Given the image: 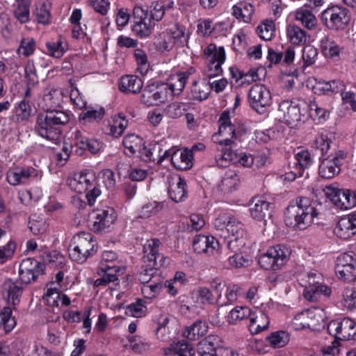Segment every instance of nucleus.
<instances>
[{
  "label": "nucleus",
  "instance_id": "f257e3e1",
  "mask_svg": "<svg viewBox=\"0 0 356 356\" xmlns=\"http://www.w3.org/2000/svg\"><path fill=\"white\" fill-rule=\"evenodd\" d=\"M318 214L309 198L298 197L286 208L284 222L287 227L293 229L304 230L312 223L313 219Z\"/></svg>",
  "mask_w": 356,
  "mask_h": 356
},
{
  "label": "nucleus",
  "instance_id": "f03ea898",
  "mask_svg": "<svg viewBox=\"0 0 356 356\" xmlns=\"http://www.w3.org/2000/svg\"><path fill=\"white\" fill-rule=\"evenodd\" d=\"M70 121L67 112L61 110H47L40 113L36 119V131L39 136L49 140H57L63 129Z\"/></svg>",
  "mask_w": 356,
  "mask_h": 356
},
{
  "label": "nucleus",
  "instance_id": "7ed1b4c3",
  "mask_svg": "<svg viewBox=\"0 0 356 356\" xmlns=\"http://www.w3.org/2000/svg\"><path fill=\"white\" fill-rule=\"evenodd\" d=\"M150 8V14L140 6H135L133 10L132 31L141 38L150 35L154 22L161 20L165 14V5L161 1L152 2Z\"/></svg>",
  "mask_w": 356,
  "mask_h": 356
},
{
  "label": "nucleus",
  "instance_id": "20e7f679",
  "mask_svg": "<svg viewBox=\"0 0 356 356\" xmlns=\"http://www.w3.org/2000/svg\"><path fill=\"white\" fill-rule=\"evenodd\" d=\"M160 245L159 239L153 238L143 245V270L138 280L144 284L150 282L156 277L158 268L165 264V257L159 252Z\"/></svg>",
  "mask_w": 356,
  "mask_h": 356
},
{
  "label": "nucleus",
  "instance_id": "39448f33",
  "mask_svg": "<svg viewBox=\"0 0 356 356\" xmlns=\"http://www.w3.org/2000/svg\"><path fill=\"white\" fill-rule=\"evenodd\" d=\"M97 251V244L89 232H80L73 237L69 248L70 257L78 263H83Z\"/></svg>",
  "mask_w": 356,
  "mask_h": 356
},
{
  "label": "nucleus",
  "instance_id": "423d86ee",
  "mask_svg": "<svg viewBox=\"0 0 356 356\" xmlns=\"http://www.w3.org/2000/svg\"><path fill=\"white\" fill-rule=\"evenodd\" d=\"M204 58L207 63V76L213 78L222 72V65L226 58L224 47H217L214 43H210L204 49Z\"/></svg>",
  "mask_w": 356,
  "mask_h": 356
},
{
  "label": "nucleus",
  "instance_id": "0eeeda50",
  "mask_svg": "<svg viewBox=\"0 0 356 356\" xmlns=\"http://www.w3.org/2000/svg\"><path fill=\"white\" fill-rule=\"evenodd\" d=\"M350 19L349 10L339 6L327 8L321 13V20L326 27L332 30H343Z\"/></svg>",
  "mask_w": 356,
  "mask_h": 356
},
{
  "label": "nucleus",
  "instance_id": "6e6552de",
  "mask_svg": "<svg viewBox=\"0 0 356 356\" xmlns=\"http://www.w3.org/2000/svg\"><path fill=\"white\" fill-rule=\"evenodd\" d=\"M289 255V250L287 248L277 245L270 248L266 253L261 255L259 264L265 270H277L286 264Z\"/></svg>",
  "mask_w": 356,
  "mask_h": 356
},
{
  "label": "nucleus",
  "instance_id": "1a4fd4ad",
  "mask_svg": "<svg viewBox=\"0 0 356 356\" xmlns=\"http://www.w3.org/2000/svg\"><path fill=\"white\" fill-rule=\"evenodd\" d=\"M307 109V102L301 99L282 101L278 111L282 113L283 121L291 127L297 126L301 120L302 111Z\"/></svg>",
  "mask_w": 356,
  "mask_h": 356
},
{
  "label": "nucleus",
  "instance_id": "9d476101",
  "mask_svg": "<svg viewBox=\"0 0 356 356\" xmlns=\"http://www.w3.org/2000/svg\"><path fill=\"white\" fill-rule=\"evenodd\" d=\"M323 191L326 197L340 209L347 210L356 206V191H351L330 185Z\"/></svg>",
  "mask_w": 356,
  "mask_h": 356
},
{
  "label": "nucleus",
  "instance_id": "9b49d317",
  "mask_svg": "<svg viewBox=\"0 0 356 356\" xmlns=\"http://www.w3.org/2000/svg\"><path fill=\"white\" fill-rule=\"evenodd\" d=\"M248 99L250 108L263 114L272 102L270 90L263 84L256 83L249 90Z\"/></svg>",
  "mask_w": 356,
  "mask_h": 356
},
{
  "label": "nucleus",
  "instance_id": "f8f14e48",
  "mask_svg": "<svg viewBox=\"0 0 356 356\" xmlns=\"http://www.w3.org/2000/svg\"><path fill=\"white\" fill-rule=\"evenodd\" d=\"M327 331L338 340H351L356 336V323L349 318H337L327 325Z\"/></svg>",
  "mask_w": 356,
  "mask_h": 356
},
{
  "label": "nucleus",
  "instance_id": "ddd939ff",
  "mask_svg": "<svg viewBox=\"0 0 356 356\" xmlns=\"http://www.w3.org/2000/svg\"><path fill=\"white\" fill-rule=\"evenodd\" d=\"M167 87L163 84V82L147 86L143 90L140 97L141 102L147 106L164 103L168 100Z\"/></svg>",
  "mask_w": 356,
  "mask_h": 356
},
{
  "label": "nucleus",
  "instance_id": "4468645a",
  "mask_svg": "<svg viewBox=\"0 0 356 356\" xmlns=\"http://www.w3.org/2000/svg\"><path fill=\"white\" fill-rule=\"evenodd\" d=\"M218 124V134L220 136H230L233 139L241 140V138L248 131L244 124H238L236 126L232 123L230 113L228 111H224L221 113Z\"/></svg>",
  "mask_w": 356,
  "mask_h": 356
},
{
  "label": "nucleus",
  "instance_id": "2eb2a0df",
  "mask_svg": "<svg viewBox=\"0 0 356 356\" xmlns=\"http://www.w3.org/2000/svg\"><path fill=\"white\" fill-rule=\"evenodd\" d=\"M95 180V174L89 170H86L71 175L67 179V184L72 191L83 193L92 186Z\"/></svg>",
  "mask_w": 356,
  "mask_h": 356
},
{
  "label": "nucleus",
  "instance_id": "dca6fc26",
  "mask_svg": "<svg viewBox=\"0 0 356 356\" xmlns=\"http://www.w3.org/2000/svg\"><path fill=\"white\" fill-rule=\"evenodd\" d=\"M92 228L96 232H100L109 227L116 220L115 212L113 208L93 211L89 216Z\"/></svg>",
  "mask_w": 356,
  "mask_h": 356
},
{
  "label": "nucleus",
  "instance_id": "f3484780",
  "mask_svg": "<svg viewBox=\"0 0 356 356\" xmlns=\"http://www.w3.org/2000/svg\"><path fill=\"white\" fill-rule=\"evenodd\" d=\"M168 192L171 200L177 203L184 201L187 197L186 182L179 175L168 177Z\"/></svg>",
  "mask_w": 356,
  "mask_h": 356
},
{
  "label": "nucleus",
  "instance_id": "a211bd4d",
  "mask_svg": "<svg viewBox=\"0 0 356 356\" xmlns=\"http://www.w3.org/2000/svg\"><path fill=\"white\" fill-rule=\"evenodd\" d=\"M227 232L234 237L228 243V248L233 252H236L239 248L237 246H243L245 245L244 237L245 232L243 225L234 216H230V219L227 224Z\"/></svg>",
  "mask_w": 356,
  "mask_h": 356
},
{
  "label": "nucleus",
  "instance_id": "6ab92c4d",
  "mask_svg": "<svg viewBox=\"0 0 356 356\" xmlns=\"http://www.w3.org/2000/svg\"><path fill=\"white\" fill-rule=\"evenodd\" d=\"M194 250L198 254L207 253L213 254L218 252L219 248L218 241L212 236L197 235L193 242Z\"/></svg>",
  "mask_w": 356,
  "mask_h": 356
},
{
  "label": "nucleus",
  "instance_id": "aec40b11",
  "mask_svg": "<svg viewBox=\"0 0 356 356\" xmlns=\"http://www.w3.org/2000/svg\"><path fill=\"white\" fill-rule=\"evenodd\" d=\"M318 56V51L312 45H305L302 49V63H298L294 67L291 74L293 76L298 77L300 74H304L307 67L314 65Z\"/></svg>",
  "mask_w": 356,
  "mask_h": 356
},
{
  "label": "nucleus",
  "instance_id": "412c9836",
  "mask_svg": "<svg viewBox=\"0 0 356 356\" xmlns=\"http://www.w3.org/2000/svg\"><path fill=\"white\" fill-rule=\"evenodd\" d=\"M74 143L77 149L83 152L88 151L92 154H97L103 148L104 143L97 139L88 138L83 136L81 131L76 130L74 133Z\"/></svg>",
  "mask_w": 356,
  "mask_h": 356
},
{
  "label": "nucleus",
  "instance_id": "4be33fe9",
  "mask_svg": "<svg viewBox=\"0 0 356 356\" xmlns=\"http://www.w3.org/2000/svg\"><path fill=\"white\" fill-rule=\"evenodd\" d=\"M143 87V79L136 75H124L121 76L118 82V89L124 95L138 94Z\"/></svg>",
  "mask_w": 356,
  "mask_h": 356
},
{
  "label": "nucleus",
  "instance_id": "5701e85b",
  "mask_svg": "<svg viewBox=\"0 0 356 356\" xmlns=\"http://www.w3.org/2000/svg\"><path fill=\"white\" fill-rule=\"evenodd\" d=\"M320 48L323 55L334 62L341 60L344 47L337 43L332 38L328 36L323 37L320 42Z\"/></svg>",
  "mask_w": 356,
  "mask_h": 356
},
{
  "label": "nucleus",
  "instance_id": "b1692460",
  "mask_svg": "<svg viewBox=\"0 0 356 356\" xmlns=\"http://www.w3.org/2000/svg\"><path fill=\"white\" fill-rule=\"evenodd\" d=\"M23 286L21 282L7 279L3 284V293L6 296L8 304L15 307L19 302L22 294Z\"/></svg>",
  "mask_w": 356,
  "mask_h": 356
},
{
  "label": "nucleus",
  "instance_id": "393cba45",
  "mask_svg": "<svg viewBox=\"0 0 356 356\" xmlns=\"http://www.w3.org/2000/svg\"><path fill=\"white\" fill-rule=\"evenodd\" d=\"M249 206L251 216L257 220H264L270 216V203L263 197H254Z\"/></svg>",
  "mask_w": 356,
  "mask_h": 356
},
{
  "label": "nucleus",
  "instance_id": "a878e982",
  "mask_svg": "<svg viewBox=\"0 0 356 356\" xmlns=\"http://www.w3.org/2000/svg\"><path fill=\"white\" fill-rule=\"evenodd\" d=\"M340 157H325L319 165V175L325 179H331L340 171Z\"/></svg>",
  "mask_w": 356,
  "mask_h": 356
},
{
  "label": "nucleus",
  "instance_id": "bb28decb",
  "mask_svg": "<svg viewBox=\"0 0 356 356\" xmlns=\"http://www.w3.org/2000/svg\"><path fill=\"white\" fill-rule=\"evenodd\" d=\"M54 284V282L47 284V289L45 293L47 305L51 307H58L59 302H60L63 306H70L71 304L70 298L65 294H60L59 289L56 286H52Z\"/></svg>",
  "mask_w": 356,
  "mask_h": 356
},
{
  "label": "nucleus",
  "instance_id": "cd10ccee",
  "mask_svg": "<svg viewBox=\"0 0 356 356\" xmlns=\"http://www.w3.org/2000/svg\"><path fill=\"white\" fill-rule=\"evenodd\" d=\"M308 329L312 330H319L324 327L325 320L326 318L325 312L321 307H312L306 310Z\"/></svg>",
  "mask_w": 356,
  "mask_h": 356
},
{
  "label": "nucleus",
  "instance_id": "c85d7f7f",
  "mask_svg": "<svg viewBox=\"0 0 356 356\" xmlns=\"http://www.w3.org/2000/svg\"><path fill=\"white\" fill-rule=\"evenodd\" d=\"M211 90L209 83L206 80H194L191 87L190 99L202 102L207 99Z\"/></svg>",
  "mask_w": 356,
  "mask_h": 356
},
{
  "label": "nucleus",
  "instance_id": "c756f323",
  "mask_svg": "<svg viewBox=\"0 0 356 356\" xmlns=\"http://www.w3.org/2000/svg\"><path fill=\"white\" fill-rule=\"evenodd\" d=\"M220 342L218 336L210 334L197 343L200 356H216V349Z\"/></svg>",
  "mask_w": 356,
  "mask_h": 356
},
{
  "label": "nucleus",
  "instance_id": "7c9ffc66",
  "mask_svg": "<svg viewBox=\"0 0 356 356\" xmlns=\"http://www.w3.org/2000/svg\"><path fill=\"white\" fill-rule=\"evenodd\" d=\"M249 330L252 334H257L268 328L269 319L268 316L261 310L252 312L250 316Z\"/></svg>",
  "mask_w": 356,
  "mask_h": 356
},
{
  "label": "nucleus",
  "instance_id": "2f4dec72",
  "mask_svg": "<svg viewBox=\"0 0 356 356\" xmlns=\"http://www.w3.org/2000/svg\"><path fill=\"white\" fill-rule=\"evenodd\" d=\"M34 172L32 168H15L8 171L7 181L13 186H17L24 184Z\"/></svg>",
  "mask_w": 356,
  "mask_h": 356
},
{
  "label": "nucleus",
  "instance_id": "473e14b6",
  "mask_svg": "<svg viewBox=\"0 0 356 356\" xmlns=\"http://www.w3.org/2000/svg\"><path fill=\"white\" fill-rule=\"evenodd\" d=\"M286 36L289 42L295 45L305 44L309 38L307 31L292 23L286 26Z\"/></svg>",
  "mask_w": 356,
  "mask_h": 356
},
{
  "label": "nucleus",
  "instance_id": "72a5a7b5",
  "mask_svg": "<svg viewBox=\"0 0 356 356\" xmlns=\"http://www.w3.org/2000/svg\"><path fill=\"white\" fill-rule=\"evenodd\" d=\"M105 115V109L104 107L95 105L88 106L85 108L79 116V122H99L102 120Z\"/></svg>",
  "mask_w": 356,
  "mask_h": 356
},
{
  "label": "nucleus",
  "instance_id": "f704fd0d",
  "mask_svg": "<svg viewBox=\"0 0 356 356\" xmlns=\"http://www.w3.org/2000/svg\"><path fill=\"white\" fill-rule=\"evenodd\" d=\"M34 113V105L29 100L22 99L15 105V115L18 122L28 120Z\"/></svg>",
  "mask_w": 356,
  "mask_h": 356
},
{
  "label": "nucleus",
  "instance_id": "c9c22d12",
  "mask_svg": "<svg viewBox=\"0 0 356 356\" xmlns=\"http://www.w3.org/2000/svg\"><path fill=\"white\" fill-rule=\"evenodd\" d=\"M45 47L48 54L56 58H61L68 50V43L61 35L56 40L47 42Z\"/></svg>",
  "mask_w": 356,
  "mask_h": 356
},
{
  "label": "nucleus",
  "instance_id": "e433bc0d",
  "mask_svg": "<svg viewBox=\"0 0 356 356\" xmlns=\"http://www.w3.org/2000/svg\"><path fill=\"white\" fill-rule=\"evenodd\" d=\"M208 325L206 321L197 320L185 328L184 336L189 340L195 341L207 332Z\"/></svg>",
  "mask_w": 356,
  "mask_h": 356
},
{
  "label": "nucleus",
  "instance_id": "4c0bfd02",
  "mask_svg": "<svg viewBox=\"0 0 356 356\" xmlns=\"http://www.w3.org/2000/svg\"><path fill=\"white\" fill-rule=\"evenodd\" d=\"M184 76H178V74H176L168 80V82H163L164 86H168L166 90L168 91V97L172 98L175 96L179 95L184 90L186 81L184 80Z\"/></svg>",
  "mask_w": 356,
  "mask_h": 356
},
{
  "label": "nucleus",
  "instance_id": "58836bf2",
  "mask_svg": "<svg viewBox=\"0 0 356 356\" xmlns=\"http://www.w3.org/2000/svg\"><path fill=\"white\" fill-rule=\"evenodd\" d=\"M222 137V139L217 142L218 149L221 152V156H248L245 153H237L235 139L230 136Z\"/></svg>",
  "mask_w": 356,
  "mask_h": 356
},
{
  "label": "nucleus",
  "instance_id": "ea45409f",
  "mask_svg": "<svg viewBox=\"0 0 356 356\" xmlns=\"http://www.w3.org/2000/svg\"><path fill=\"white\" fill-rule=\"evenodd\" d=\"M32 0H16L14 5V16L21 23L29 21L30 6Z\"/></svg>",
  "mask_w": 356,
  "mask_h": 356
},
{
  "label": "nucleus",
  "instance_id": "a19ab883",
  "mask_svg": "<svg viewBox=\"0 0 356 356\" xmlns=\"http://www.w3.org/2000/svg\"><path fill=\"white\" fill-rule=\"evenodd\" d=\"M51 6L44 2L38 3L35 5V9L33 15L38 24L48 25L51 21Z\"/></svg>",
  "mask_w": 356,
  "mask_h": 356
},
{
  "label": "nucleus",
  "instance_id": "79ce46f5",
  "mask_svg": "<svg viewBox=\"0 0 356 356\" xmlns=\"http://www.w3.org/2000/svg\"><path fill=\"white\" fill-rule=\"evenodd\" d=\"M334 234L342 239H347L356 234L351 223L346 217L341 218L334 229Z\"/></svg>",
  "mask_w": 356,
  "mask_h": 356
},
{
  "label": "nucleus",
  "instance_id": "37998d69",
  "mask_svg": "<svg viewBox=\"0 0 356 356\" xmlns=\"http://www.w3.org/2000/svg\"><path fill=\"white\" fill-rule=\"evenodd\" d=\"M307 285L304 291V296L306 299H312L314 297V290H316V285L322 280V275L317 271H311L307 274Z\"/></svg>",
  "mask_w": 356,
  "mask_h": 356
},
{
  "label": "nucleus",
  "instance_id": "c03bdc74",
  "mask_svg": "<svg viewBox=\"0 0 356 356\" xmlns=\"http://www.w3.org/2000/svg\"><path fill=\"white\" fill-rule=\"evenodd\" d=\"M166 207L165 202H149L144 204L140 210V217L147 218L156 216L162 211Z\"/></svg>",
  "mask_w": 356,
  "mask_h": 356
},
{
  "label": "nucleus",
  "instance_id": "a18cd8bd",
  "mask_svg": "<svg viewBox=\"0 0 356 356\" xmlns=\"http://www.w3.org/2000/svg\"><path fill=\"white\" fill-rule=\"evenodd\" d=\"M296 19L308 29H314L316 25V19L312 12L307 9H300L296 13Z\"/></svg>",
  "mask_w": 356,
  "mask_h": 356
},
{
  "label": "nucleus",
  "instance_id": "49530a36",
  "mask_svg": "<svg viewBox=\"0 0 356 356\" xmlns=\"http://www.w3.org/2000/svg\"><path fill=\"white\" fill-rule=\"evenodd\" d=\"M16 322L14 317H12V309L5 307L0 312V328H3L6 332H9L15 326Z\"/></svg>",
  "mask_w": 356,
  "mask_h": 356
},
{
  "label": "nucleus",
  "instance_id": "de8ad7c7",
  "mask_svg": "<svg viewBox=\"0 0 356 356\" xmlns=\"http://www.w3.org/2000/svg\"><path fill=\"white\" fill-rule=\"evenodd\" d=\"M168 351V354L178 356H192L194 353L193 348L186 341H178L177 343L170 345Z\"/></svg>",
  "mask_w": 356,
  "mask_h": 356
},
{
  "label": "nucleus",
  "instance_id": "09e8293b",
  "mask_svg": "<svg viewBox=\"0 0 356 356\" xmlns=\"http://www.w3.org/2000/svg\"><path fill=\"white\" fill-rule=\"evenodd\" d=\"M275 31V23L273 20L266 19L261 22L257 28V33L264 40H270Z\"/></svg>",
  "mask_w": 356,
  "mask_h": 356
},
{
  "label": "nucleus",
  "instance_id": "8fccbe9b",
  "mask_svg": "<svg viewBox=\"0 0 356 356\" xmlns=\"http://www.w3.org/2000/svg\"><path fill=\"white\" fill-rule=\"evenodd\" d=\"M307 109L309 115L314 119L318 120L319 122H325L329 117V113L323 108L319 107L316 102L311 101L309 104H307Z\"/></svg>",
  "mask_w": 356,
  "mask_h": 356
},
{
  "label": "nucleus",
  "instance_id": "3c124183",
  "mask_svg": "<svg viewBox=\"0 0 356 356\" xmlns=\"http://www.w3.org/2000/svg\"><path fill=\"white\" fill-rule=\"evenodd\" d=\"M332 143V140L327 136L322 134L318 136L316 138L311 147L312 148H315V152H312V154H320L321 156H324L327 154Z\"/></svg>",
  "mask_w": 356,
  "mask_h": 356
},
{
  "label": "nucleus",
  "instance_id": "603ef678",
  "mask_svg": "<svg viewBox=\"0 0 356 356\" xmlns=\"http://www.w3.org/2000/svg\"><path fill=\"white\" fill-rule=\"evenodd\" d=\"M267 340L273 348H282L288 343L290 337L285 331H277L271 333Z\"/></svg>",
  "mask_w": 356,
  "mask_h": 356
},
{
  "label": "nucleus",
  "instance_id": "864d4df0",
  "mask_svg": "<svg viewBox=\"0 0 356 356\" xmlns=\"http://www.w3.org/2000/svg\"><path fill=\"white\" fill-rule=\"evenodd\" d=\"M165 159L171 161L174 166L180 170H186L192 168L193 157H159L158 163H161Z\"/></svg>",
  "mask_w": 356,
  "mask_h": 356
},
{
  "label": "nucleus",
  "instance_id": "5fc2aeb1",
  "mask_svg": "<svg viewBox=\"0 0 356 356\" xmlns=\"http://www.w3.org/2000/svg\"><path fill=\"white\" fill-rule=\"evenodd\" d=\"M127 125L128 120L124 117L118 115L113 120V124L109 125V134L115 138H118L122 136Z\"/></svg>",
  "mask_w": 356,
  "mask_h": 356
},
{
  "label": "nucleus",
  "instance_id": "6e6d98bb",
  "mask_svg": "<svg viewBox=\"0 0 356 356\" xmlns=\"http://www.w3.org/2000/svg\"><path fill=\"white\" fill-rule=\"evenodd\" d=\"M252 311L248 307H236L233 309L228 316L229 323L235 324L238 321L250 318Z\"/></svg>",
  "mask_w": 356,
  "mask_h": 356
},
{
  "label": "nucleus",
  "instance_id": "4d7b16f0",
  "mask_svg": "<svg viewBox=\"0 0 356 356\" xmlns=\"http://www.w3.org/2000/svg\"><path fill=\"white\" fill-rule=\"evenodd\" d=\"M205 149V145L202 143L194 144L191 148L184 147L183 149H174L172 151L165 150L162 156H175L177 152H180L179 156H193L197 152H202Z\"/></svg>",
  "mask_w": 356,
  "mask_h": 356
},
{
  "label": "nucleus",
  "instance_id": "13d9d810",
  "mask_svg": "<svg viewBox=\"0 0 356 356\" xmlns=\"http://www.w3.org/2000/svg\"><path fill=\"white\" fill-rule=\"evenodd\" d=\"M236 161L239 162L242 167H252L259 168L264 166L267 162V157H233Z\"/></svg>",
  "mask_w": 356,
  "mask_h": 356
},
{
  "label": "nucleus",
  "instance_id": "bf43d9fd",
  "mask_svg": "<svg viewBox=\"0 0 356 356\" xmlns=\"http://www.w3.org/2000/svg\"><path fill=\"white\" fill-rule=\"evenodd\" d=\"M147 312V308L145 305V301L142 299L138 300L126 308V314L136 318L144 316Z\"/></svg>",
  "mask_w": 356,
  "mask_h": 356
},
{
  "label": "nucleus",
  "instance_id": "052dcab7",
  "mask_svg": "<svg viewBox=\"0 0 356 356\" xmlns=\"http://www.w3.org/2000/svg\"><path fill=\"white\" fill-rule=\"evenodd\" d=\"M342 296V302L346 308L351 311L356 308V291L354 287H346L343 291Z\"/></svg>",
  "mask_w": 356,
  "mask_h": 356
},
{
  "label": "nucleus",
  "instance_id": "680f3d73",
  "mask_svg": "<svg viewBox=\"0 0 356 356\" xmlns=\"http://www.w3.org/2000/svg\"><path fill=\"white\" fill-rule=\"evenodd\" d=\"M29 227L35 235L43 234L47 229L46 221L42 218L33 215L29 218Z\"/></svg>",
  "mask_w": 356,
  "mask_h": 356
},
{
  "label": "nucleus",
  "instance_id": "e2e57ef3",
  "mask_svg": "<svg viewBox=\"0 0 356 356\" xmlns=\"http://www.w3.org/2000/svg\"><path fill=\"white\" fill-rule=\"evenodd\" d=\"M335 273L338 278L344 281L351 282L356 277V265L335 267Z\"/></svg>",
  "mask_w": 356,
  "mask_h": 356
},
{
  "label": "nucleus",
  "instance_id": "0e129e2a",
  "mask_svg": "<svg viewBox=\"0 0 356 356\" xmlns=\"http://www.w3.org/2000/svg\"><path fill=\"white\" fill-rule=\"evenodd\" d=\"M188 108L186 103L174 102L167 106L166 113L170 118L175 119L183 115Z\"/></svg>",
  "mask_w": 356,
  "mask_h": 356
},
{
  "label": "nucleus",
  "instance_id": "69168bd1",
  "mask_svg": "<svg viewBox=\"0 0 356 356\" xmlns=\"http://www.w3.org/2000/svg\"><path fill=\"white\" fill-rule=\"evenodd\" d=\"M238 183V177L236 174L225 176L219 185V189L224 193L228 194L236 189Z\"/></svg>",
  "mask_w": 356,
  "mask_h": 356
},
{
  "label": "nucleus",
  "instance_id": "338daca9",
  "mask_svg": "<svg viewBox=\"0 0 356 356\" xmlns=\"http://www.w3.org/2000/svg\"><path fill=\"white\" fill-rule=\"evenodd\" d=\"M24 74L27 85L35 86L38 83V76L33 60H29L26 64Z\"/></svg>",
  "mask_w": 356,
  "mask_h": 356
},
{
  "label": "nucleus",
  "instance_id": "774afa93",
  "mask_svg": "<svg viewBox=\"0 0 356 356\" xmlns=\"http://www.w3.org/2000/svg\"><path fill=\"white\" fill-rule=\"evenodd\" d=\"M35 49V42L33 38H24L20 42L17 53L26 57L32 55Z\"/></svg>",
  "mask_w": 356,
  "mask_h": 356
}]
</instances>
